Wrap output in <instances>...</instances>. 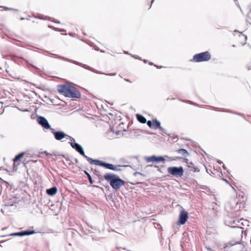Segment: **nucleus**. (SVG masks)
<instances>
[{
	"mask_svg": "<svg viewBox=\"0 0 251 251\" xmlns=\"http://www.w3.org/2000/svg\"><path fill=\"white\" fill-rule=\"evenodd\" d=\"M57 89L59 93L66 97L79 98L81 97L80 93L78 90L71 85H59Z\"/></svg>",
	"mask_w": 251,
	"mask_h": 251,
	"instance_id": "1",
	"label": "nucleus"
},
{
	"mask_svg": "<svg viewBox=\"0 0 251 251\" xmlns=\"http://www.w3.org/2000/svg\"><path fill=\"white\" fill-rule=\"evenodd\" d=\"M103 177L112 188L115 190H119L121 186L125 184V182L123 180L114 174L107 173L105 174Z\"/></svg>",
	"mask_w": 251,
	"mask_h": 251,
	"instance_id": "2",
	"label": "nucleus"
},
{
	"mask_svg": "<svg viewBox=\"0 0 251 251\" xmlns=\"http://www.w3.org/2000/svg\"><path fill=\"white\" fill-rule=\"evenodd\" d=\"M57 58L63 59V60H64L65 61H68V62H72V63H73L74 64H75L76 65L80 66L82 67L83 68H85L86 69L89 70H90V71H92L93 72H94L95 73H97V74H105V75H110V76H114V75H116L115 73L104 74V73H101V72H99V71H98L97 70H95L94 69L91 68V67H90V66H88L87 65L82 64V63H79L78 62H77L76 61L71 60V59H68V58H64L63 57H62V56H58Z\"/></svg>",
	"mask_w": 251,
	"mask_h": 251,
	"instance_id": "3",
	"label": "nucleus"
},
{
	"mask_svg": "<svg viewBox=\"0 0 251 251\" xmlns=\"http://www.w3.org/2000/svg\"><path fill=\"white\" fill-rule=\"evenodd\" d=\"M211 58V54L208 51H205L200 53H198L193 56L192 61L195 62H200L207 61Z\"/></svg>",
	"mask_w": 251,
	"mask_h": 251,
	"instance_id": "4",
	"label": "nucleus"
},
{
	"mask_svg": "<svg viewBox=\"0 0 251 251\" xmlns=\"http://www.w3.org/2000/svg\"><path fill=\"white\" fill-rule=\"evenodd\" d=\"M88 162L91 164H95L100 165L101 166H103L107 169L114 170V171H117L118 169H117V167L116 166H114L113 165L111 164L106 163L104 162L100 161L98 160H93L91 158H88Z\"/></svg>",
	"mask_w": 251,
	"mask_h": 251,
	"instance_id": "5",
	"label": "nucleus"
},
{
	"mask_svg": "<svg viewBox=\"0 0 251 251\" xmlns=\"http://www.w3.org/2000/svg\"><path fill=\"white\" fill-rule=\"evenodd\" d=\"M167 171L169 174L176 177L181 176L183 174V169L181 166L170 167L168 168Z\"/></svg>",
	"mask_w": 251,
	"mask_h": 251,
	"instance_id": "6",
	"label": "nucleus"
},
{
	"mask_svg": "<svg viewBox=\"0 0 251 251\" xmlns=\"http://www.w3.org/2000/svg\"><path fill=\"white\" fill-rule=\"evenodd\" d=\"M72 146V147L75 149L78 152H79L81 155H83L88 161V158H90L89 157L86 156L85 154L84 151L82 148V147L78 143H74L73 142H71L69 143Z\"/></svg>",
	"mask_w": 251,
	"mask_h": 251,
	"instance_id": "7",
	"label": "nucleus"
},
{
	"mask_svg": "<svg viewBox=\"0 0 251 251\" xmlns=\"http://www.w3.org/2000/svg\"><path fill=\"white\" fill-rule=\"evenodd\" d=\"M52 133L54 135L55 139L56 140H62V139H63L64 138H65L66 137H69L71 139V140L72 141H74V142L75 141V140L73 138H72V137L69 136V135L66 134L63 131H52Z\"/></svg>",
	"mask_w": 251,
	"mask_h": 251,
	"instance_id": "8",
	"label": "nucleus"
},
{
	"mask_svg": "<svg viewBox=\"0 0 251 251\" xmlns=\"http://www.w3.org/2000/svg\"><path fill=\"white\" fill-rule=\"evenodd\" d=\"M188 219V213L184 210H182L180 211L178 224L183 225L185 223Z\"/></svg>",
	"mask_w": 251,
	"mask_h": 251,
	"instance_id": "9",
	"label": "nucleus"
},
{
	"mask_svg": "<svg viewBox=\"0 0 251 251\" xmlns=\"http://www.w3.org/2000/svg\"><path fill=\"white\" fill-rule=\"evenodd\" d=\"M146 161L147 162H160V161H164L165 160V158L163 156H156L155 155H152L149 157H146Z\"/></svg>",
	"mask_w": 251,
	"mask_h": 251,
	"instance_id": "10",
	"label": "nucleus"
},
{
	"mask_svg": "<svg viewBox=\"0 0 251 251\" xmlns=\"http://www.w3.org/2000/svg\"><path fill=\"white\" fill-rule=\"evenodd\" d=\"M38 123L41 125L43 127H44L46 129H49L50 128V125L49 124L48 121L47 119L42 116H40L38 118Z\"/></svg>",
	"mask_w": 251,
	"mask_h": 251,
	"instance_id": "11",
	"label": "nucleus"
},
{
	"mask_svg": "<svg viewBox=\"0 0 251 251\" xmlns=\"http://www.w3.org/2000/svg\"><path fill=\"white\" fill-rule=\"evenodd\" d=\"M187 164L188 167L189 168V170L190 171L194 172H199V169L196 166H195L192 162H187Z\"/></svg>",
	"mask_w": 251,
	"mask_h": 251,
	"instance_id": "12",
	"label": "nucleus"
},
{
	"mask_svg": "<svg viewBox=\"0 0 251 251\" xmlns=\"http://www.w3.org/2000/svg\"><path fill=\"white\" fill-rule=\"evenodd\" d=\"M57 189L56 187H52L46 190V193L50 196H53L57 193Z\"/></svg>",
	"mask_w": 251,
	"mask_h": 251,
	"instance_id": "13",
	"label": "nucleus"
},
{
	"mask_svg": "<svg viewBox=\"0 0 251 251\" xmlns=\"http://www.w3.org/2000/svg\"><path fill=\"white\" fill-rule=\"evenodd\" d=\"M136 117L137 120L142 124H145L147 122L146 119L143 116L140 114H137Z\"/></svg>",
	"mask_w": 251,
	"mask_h": 251,
	"instance_id": "14",
	"label": "nucleus"
},
{
	"mask_svg": "<svg viewBox=\"0 0 251 251\" xmlns=\"http://www.w3.org/2000/svg\"><path fill=\"white\" fill-rule=\"evenodd\" d=\"M152 122L153 123V126H154L155 128H158L159 130H162V127L161 126L160 122L156 119L153 120Z\"/></svg>",
	"mask_w": 251,
	"mask_h": 251,
	"instance_id": "15",
	"label": "nucleus"
},
{
	"mask_svg": "<svg viewBox=\"0 0 251 251\" xmlns=\"http://www.w3.org/2000/svg\"><path fill=\"white\" fill-rule=\"evenodd\" d=\"M176 152L179 154H182L184 157H186L189 155L188 152L185 150L183 149H180L176 151Z\"/></svg>",
	"mask_w": 251,
	"mask_h": 251,
	"instance_id": "16",
	"label": "nucleus"
},
{
	"mask_svg": "<svg viewBox=\"0 0 251 251\" xmlns=\"http://www.w3.org/2000/svg\"><path fill=\"white\" fill-rule=\"evenodd\" d=\"M25 152H22L20 153L17 155L13 159L14 162H16L18 161L19 160H20L21 158L23 157V156L25 155Z\"/></svg>",
	"mask_w": 251,
	"mask_h": 251,
	"instance_id": "17",
	"label": "nucleus"
},
{
	"mask_svg": "<svg viewBox=\"0 0 251 251\" xmlns=\"http://www.w3.org/2000/svg\"><path fill=\"white\" fill-rule=\"evenodd\" d=\"M34 233L35 231L34 230H25L21 231L22 236L25 235H30Z\"/></svg>",
	"mask_w": 251,
	"mask_h": 251,
	"instance_id": "18",
	"label": "nucleus"
},
{
	"mask_svg": "<svg viewBox=\"0 0 251 251\" xmlns=\"http://www.w3.org/2000/svg\"><path fill=\"white\" fill-rule=\"evenodd\" d=\"M164 158H168L170 161H175V160H178V159H181V158L180 157H177V156H172V157H170V156H169L168 155H165L164 156H163Z\"/></svg>",
	"mask_w": 251,
	"mask_h": 251,
	"instance_id": "19",
	"label": "nucleus"
},
{
	"mask_svg": "<svg viewBox=\"0 0 251 251\" xmlns=\"http://www.w3.org/2000/svg\"><path fill=\"white\" fill-rule=\"evenodd\" d=\"M85 173L86 174V175L88 176V179L89 180L90 183L91 184H93L94 183V181L92 180V178L88 172H87L86 171H85Z\"/></svg>",
	"mask_w": 251,
	"mask_h": 251,
	"instance_id": "20",
	"label": "nucleus"
},
{
	"mask_svg": "<svg viewBox=\"0 0 251 251\" xmlns=\"http://www.w3.org/2000/svg\"><path fill=\"white\" fill-rule=\"evenodd\" d=\"M234 248H238L240 250H243L244 249V246L243 245L238 243V244L235 245V246L234 247Z\"/></svg>",
	"mask_w": 251,
	"mask_h": 251,
	"instance_id": "21",
	"label": "nucleus"
},
{
	"mask_svg": "<svg viewBox=\"0 0 251 251\" xmlns=\"http://www.w3.org/2000/svg\"><path fill=\"white\" fill-rule=\"evenodd\" d=\"M147 124V125L150 127L151 128L153 126L152 122L151 121H148L146 122Z\"/></svg>",
	"mask_w": 251,
	"mask_h": 251,
	"instance_id": "22",
	"label": "nucleus"
},
{
	"mask_svg": "<svg viewBox=\"0 0 251 251\" xmlns=\"http://www.w3.org/2000/svg\"><path fill=\"white\" fill-rule=\"evenodd\" d=\"M12 236H22L21 231L19 232L14 233L11 234Z\"/></svg>",
	"mask_w": 251,
	"mask_h": 251,
	"instance_id": "23",
	"label": "nucleus"
},
{
	"mask_svg": "<svg viewBox=\"0 0 251 251\" xmlns=\"http://www.w3.org/2000/svg\"><path fill=\"white\" fill-rule=\"evenodd\" d=\"M133 175L135 176H136L138 175H140V176H145L144 175L142 174V173H141L140 172H135V173H134Z\"/></svg>",
	"mask_w": 251,
	"mask_h": 251,
	"instance_id": "24",
	"label": "nucleus"
},
{
	"mask_svg": "<svg viewBox=\"0 0 251 251\" xmlns=\"http://www.w3.org/2000/svg\"><path fill=\"white\" fill-rule=\"evenodd\" d=\"M4 8L5 9V10H15V9H13V8H8L7 7H4Z\"/></svg>",
	"mask_w": 251,
	"mask_h": 251,
	"instance_id": "25",
	"label": "nucleus"
},
{
	"mask_svg": "<svg viewBox=\"0 0 251 251\" xmlns=\"http://www.w3.org/2000/svg\"><path fill=\"white\" fill-rule=\"evenodd\" d=\"M206 248L208 251H213L212 249L209 247H206Z\"/></svg>",
	"mask_w": 251,
	"mask_h": 251,
	"instance_id": "26",
	"label": "nucleus"
},
{
	"mask_svg": "<svg viewBox=\"0 0 251 251\" xmlns=\"http://www.w3.org/2000/svg\"><path fill=\"white\" fill-rule=\"evenodd\" d=\"M125 81H127V82H130V83H131V81L128 79H127V78H125L124 79Z\"/></svg>",
	"mask_w": 251,
	"mask_h": 251,
	"instance_id": "27",
	"label": "nucleus"
},
{
	"mask_svg": "<svg viewBox=\"0 0 251 251\" xmlns=\"http://www.w3.org/2000/svg\"><path fill=\"white\" fill-rule=\"evenodd\" d=\"M56 30H58V31H65V30L63 29H58V28H57Z\"/></svg>",
	"mask_w": 251,
	"mask_h": 251,
	"instance_id": "28",
	"label": "nucleus"
},
{
	"mask_svg": "<svg viewBox=\"0 0 251 251\" xmlns=\"http://www.w3.org/2000/svg\"><path fill=\"white\" fill-rule=\"evenodd\" d=\"M133 57H134V58H138L139 59H141L140 57H139L138 56H132Z\"/></svg>",
	"mask_w": 251,
	"mask_h": 251,
	"instance_id": "29",
	"label": "nucleus"
},
{
	"mask_svg": "<svg viewBox=\"0 0 251 251\" xmlns=\"http://www.w3.org/2000/svg\"><path fill=\"white\" fill-rule=\"evenodd\" d=\"M162 130H160V131H162L163 132H164V133H166V132H165V129H164L163 127H162Z\"/></svg>",
	"mask_w": 251,
	"mask_h": 251,
	"instance_id": "30",
	"label": "nucleus"
},
{
	"mask_svg": "<svg viewBox=\"0 0 251 251\" xmlns=\"http://www.w3.org/2000/svg\"><path fill=\"white\" fill-rule=\"evenodd\" d=\"M224 181H225V182H226V183H228V181L226 179H224Z\"/></svg>",
	"mask_w": 251,
	"mask_h": 251,
	"instance_id": "31",
	"label": "nucleus"
},
{
	"mask_svg": "<svg viewBox=\"0 0 251 251\" xmlns=\"http://www.w3.org/2000/svg\"><path fill=\"white\" fill-rule=\"evenodd\" d=\"M38 18H39V19H43V17H42V16H40L39 17H38Z\"/></svg>",
	"mask_w": 251,
	"mask_h": 251,
	"instance_id": "32",
	"label": "nucleus"
},
{
	"mask_svg": "<svg viewBox=\"0 0 251 251\" xmlns=\"http://www.w3.org/2000/svg\"><path fill=\"white\" fill-rule=\"evenodd\" d=\"M21 20H24V18H21Z\"/></svg>",
	"mask_w": 251,
	"mask_h": 251,
	"instance_id": "33",
	"label": "nucleus"
},
{
	"mask_svg": "<svg viewBox=\"0 0 251 251\" xmlns=\"http://www.w3.org/2000/svg\"><path fill=\"white\" fill-rule=\"evenodd\" d=\"M153 1H154V0H151V4L153 3Z\"/></svg>",
	"mask_w": 251,
	"mask_h": 251,
	"instance_id": "34",
	"label": "nucleus"
},
{
	"mask_svg": "<svg viewBox=\"0 0 251 251\" xmlns=\"http://www.w3.org/2000/svg\"><path fill=\"white\" fill-rule=\"evenodd\" d=\"M56 23H60V22L59 21H56L55 22Z\"/></svg>",
	"mask_w": 251,
	"mask_h": 251,
	"instance_id": "35",
	"label": "nucleus"
},
{
	"mask_svg": "<svg viewBox=\"0 0 251 251\" xmlns=\"http://www.w3.org/2000/svg\"><path fill=\"white\" fill-rule=\"evenodd\" d=\"M144 62L146 63L147 62V60H144Z\"/></svg>",
	"mask_w": 251,
	"mask_h": 251,
	"instance_id": "36",
	"label": "nucleus"
},
{
	"mask_svg": "<svg viewBox=\"0 0 251 251\" xmlns=\"http://www.w3.org/2000/svg\"><path fill=\"white\" fill-rule=\"evenodd\" d=\"M100 51H101V52H104V51H103V50H100Z\"/></svg>",
	"mask_w": 251,
	"mask_h": 251,
	"instance_id": "37",
	"label": "nucleus"
},
{
	"mask_svg": "<svg viewBox=\"0 0 251 251\" xmlns=\"http://www.w3.org/2000/svg\"><path fill=\"white\" fill-rule=\"evenodd\" d=\"M152 63H150V65H152Z\"/></svg>",
	"mask_w": 251,
	"mask_h": 251,
	"instance_id": "38",
	"label": "nucleus"
},
{
	"mask_svg": "<svg viewBox=\"0 0 251 251\" xmlns=\"http://www.w3.org/2000/svg\"><path fill=\"white\" fill-rule=\"evenodd\" d=\"M238 6L239 7H240L239 6V5H238ZM240 9H241V8H240Z\"/></svg>",
	"mask_w": 251,
	"mask_h": 251,
	"instance_id": "39",
	"label": "nucleus"
},
{
	"mask_svg": "<svg viewBox=\"0 0 251 251\" xmlns=\"http://www.w3.org/2000/svg\"><path fill=\"white\" fill-rule=\"evenodd\" d=\"M237 0H235V1H237Z\"/></svg>",
	"mask_w": 251,
	"mask_h": 251,
	"instance_id": "40",
	"label": "nucleus"
}]
</instances>
